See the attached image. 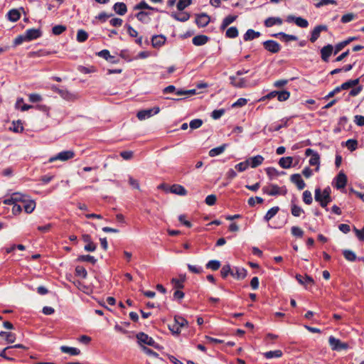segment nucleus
I'll return each instance as SVG.
<instances>
[{
	"instance_id": "f257e3e1",
	"label": "nucleus",
	"mask_w": 364,
	"mask_h": 364,
	"mask_svg": "<svg viewBox=\"0 0 364 364\" xmlns=\"http://www.w3.org/2000/svg\"><path fill=\"white\" fill-rule=\"evenodd\" d=\"M262 192L269 196H278L282 195L284 196L287 194V188L283 187H279L276 184H270L269 186H264L262 188Z\"/></svg>"
},
{
	"instance_id": "f03ea898",
	"label": "nucleus",
	"mask_w": 364,
	"mask_h": 364,
	"mask_svg": "<svg viewBox=\"0 0 364 364\" xmlns=\"http://www.w3.org/2000/svg\"><path fill=\"white\" fill-rule=\"evenodd\" d=\"M51 90L54 92L60 95V96L67 100V101H75L77 99V94L73 93L64 88H60L57 85H52Z\"/></svg>"
},
{
	"instance_id": "7ed1b4c3",
	"label": "nucleus",
	"mask_w": 364,
	"mask_h": 364,
	"mask_svg": "<svg viewBox=\"0 0 364 364\" xmlns=\"http://www.w3.org/2000/svg\"><path fill=\"white\" fill-rule=\"evenodd\" d=\"M74 156H75V153L73 151H71V150L63 151L58 153L55 156L50 157L48 160V162L52 163L57 160L65 161L73 159Z\"/></svg>"
},
{
	"instance_id": "20e7f679",
	"label": "nucleus",
	"mask_w": 364,
	"mask_h": 364,
	"mask_svg": "<svg viewBox=\"0 0 364 364\" xmlns=\"http://www.w3.org/2000/svg\"><path fill=\"white\" fill-rule=\"evenodd\" d=\"M329 345L333 350L340 351L341 350H346L348 348L347 343H343L339 339L331 336L328 338Z\"/></svg>"
},
{
	"instance_id": "39448f33",
	"label": "nucleus",
	"mask_w": 364,
	"mask_h": 364,
	"mask_svg": "<svg viewBox=\"0 0 364 364\" xmlns=\"http://www.w3.org/2000/svg\"><path fill=\"white\" fill-rule=\"evenodd\" d=\"M160 108L159 107H154L151 109H143L138 112L136 117L139 120H144L158 114Z\"/></svg>"
},
{
	"instance_id": "423d86ee",
	"label": "nucleus",
	"mask_w": 364,
	"mask_h": 364,
	"mask_svg": "<svg viewBox=\"0 0 364 364\" xmlns=\"http://www.w3.org/2000/svg\"><path fill=\"white\" fill-rule=\"evenodd\" d=\"M264 48L270 53H277L281 50V46L275 41L268 40L263 42Z\"/></svg>"
},
{
	"instance_id": "0eeeda50",
	"label": "nucleus",
	"mask_w": 364,
	"mask_h": 364,
	"mask_svg": "<svg viewBox=\"0 0 364 364\" xmlns=\"http://www.w3.org/2000/svg\"><path fill=\"white\" fill-rule=\"evenodd\" d=\"M287 21L289 23L294 22L296 25L300 28H307L309 26V22L307 21V20L301 17H296L292 15H289L287 16Z\"/></svg>"
},
{
	"instance_id": "6e6552de",
	"label": "nucleus",
	"mask_w": 364,
	"mask_h": 364,
	"mask_svg": "<svg viewBox=\"0 0 364 364\" xmlns=\"http://www.w3.org/2000/svg\"><path fill=\"white\" fill-rule=\"evenodd\" d=\"M210 17L205 13L196 15V23L198 27H205L210 23Z\"/></svg>"
},
{
	"instance_id": "1a4fd4ad",
	"label": "nucleus",
	"mask_w": 364,
	"mask_h": 364,
	"mask_svg": "<svg viewBox=\"0 0 364 364\" xmlns=\"http://www.w3.org/2000/svg\"><path fill=\"white\" fill-rule=\"evenodd\" d=\"M327 30L328 27L325 25L316 26L311 31L310 41L314 43L319 38L321 33L322 31H326Z\"/></svg>"
},
{
	"instance_id": "9d476101",
	"label": "nucleus",
	"mask_w": 364,
	"mask_h": 364,
	"mask_svg": "<svg viewBox=\"0 0 364 364\" xmlns=\"http://www.w3.org/2000/svg\"><path fill=\"white\" fill-rule=\"evenodd\" d=\"M136 338L138 339V342L141 344H146L148 346H154L155 344L154 340L149 337L147 334L144 333H139L136 335Z\"/></svg>"
},
{
	"instance_id": "9b49d317",
	"label": "nucleus",
	"mask_w": 364,
	"mask_h": 364,
	"mask_svg": "<svg viewBox=\"0 0 364 364\" xmlns=\"http://www.w3.org/2000/svg\"><path fill=\"white\" fill-rule=\"evenodd\" d=\"M166 38L164 35H154L151 38V45L154 48H159L166 43Z\"/></svg>"
},
{
	"instance_id": "f8f14e48",
	"label": "nucleus",
	"mask_w": 364,
	"mask_h": 364,
	"mask_svg": "<svg viewBox=\"0 0 364 364\" xmlns=\"http://www.w3.org/2000/svg\"><path fill=\"white\" fill-rule=\"evenodd\" d=\"M291 181L294 183L299 190H302L305 188L306 184L303 179L301 178V176L299 173H294L290 177Z\"/></svg>"
},
{
	"instance_id": "ddd939ff",
	"label": "nucleus",
	"mask_w": 364,
	"mask_h": 364,
	"mask_svg": "<svg viewBox=\"0 0 364 364\" xmlns=\"http://www.w3.org/2000/svg\"><path fill=\"white\" fill-rule=\"evenodd\" d=\"M333 51V47L332 45H327L323 47L321 50V59L324 62H328L330 55L332 54Z\"/></svg>"
},
{
	"instance_id": "4468645a",
	"label": "nucleus",
	"mask_w": 364,
	"mask_h": 364,
	"mask_svg": "<svg viewBox=\"0 0 364 364\" xmlns=\"http://www.w3.org/2000/svg\"><path fill=\"white\" fill-rule=\"evenodd\" d=\"M347 183V177L344 173L341 171L336 178V187L338 189L343 188Z\"/></svg>"
},
{
	"instance_id": "2eb2a0df",
	"label": "nucleus",
	"mask_w": 364,
	"mask_h": 364,
	"mask_svg": "<svg viewBox=\"0 0 364 364\" xmlns=\"http://www.w3.org/2000/svg\"><path fill=\"white\" fill-rule=\"evenodd\" d=\"M169 192L171 193H174L178 196H186L187 194V191L186 188L179 184H173L168 188Z\"/></svg>"
},
{
	"instance_id": "dca6fc26",
	"label": "nucleus",
	"mask_w": 364,
	"mask_h": 364,
	"mask_svg": "<svg viewBox=\"0 0 364 364\" xmlns=\"http://www.w3.org/2000/svg\"><path fill=\"white\" fill-rule=\"evenodd\" d=\"M26 38L28 41L37 39L41 36V31L40 29L31 28L28 29L26 32Z\"/></svg>"
},
{
	"instance_id": "f3484780",
	"label": "nucleus",
	"mask_w": 364,
	"mask_h": 364,
	"mask_svg": "<svg viewBox=\"0 0 364 364\" xmlns=\"http://www.w3.org/2000/svg\"><path fill=\"white\" fill-rule=\"evenodd\" d=\"M22 203L23 204V209L26 213H31L36 208V202L29 197Z\"/></svg>"
},
{
	"instance_id": "a211bd4d",
	"label": "nucleus",
	"mask_w": 364,
	"mask_h": 364,
	"mask_svg": "<svg viewBox=\"0 0 364 364\" xmlns=\"http://www.w3.org/2000/svg\"><path fill=\"white\" fill-rule=\"evenodd\" d=\"M209 41V37L205 35H198L193 38L192 42L196 46H203Z\"/></svg>"
},
{
	"instance_id": "6ab92c4d",
	"label": "nucleus",
	"mask_w": 364,
	"mask_h": 364,
	"mask_svg": "<svg viewBox=\"0 0 364 364\" xmlns=\"http://www.w3.org/2000/svg\"><path fill=\"white\" fill-rule=\"evenodd\" d=\"M296 279L299 284L305 286H307L308 284H313L314 283V279L307 274L305 276L296 274Z\"/></svg>"
},
{
	"instance_id": "aec40b11",
	"label": "nucleus",
	"mask_w": 364,
	"mask_h": 364,
	"mask_svg": "<svg viewBox=\"0 0 364 364\" xmlns=\"http://www.w3.org/2000/svg\"><path fill=\"white\" fill-rule=\"evenodd\" d=\"M231 275L237 279H242L247 276V270L244 268H235L231 272Z\"/></svg>"
},
{
	"instance_id": "412c9836",
	"label": "nucleus",
	"mask_w": 364,
	"mask_h": 364,
	"mask_svg": "<svg viewBox=\"0 0 364 364\" xmlns=\"http://www.w3.org/2000/svg\"><path fill=\"white\" fill-rule=\"evenodd\" d=\"M264 157L261 155H257L255 156L250 158L249 160V166L252 168H256L261 165L264 161Z\"/></svg>"
},
{
	"instance_id": "4be33fe9",
	"label": "nucleus",
	"mask_w": 364,
	"mask_h": 364,
	"mask_svg": "<svg viewBox=\"0 0 364 364\" xmlns=\"http://www.w3.org/2000/svg\"><path fill=\"white\" fill-rule=\"evenodd\" d=\"M114 11L119 15L123 16L127 11V6L124 3L117 2L113 6Z\"/></svg>"
},
{
	"instance_id": "5701e85b",
	"label": "nucleus",
	"mask_w": 364,
	"mask_h": 364,
	"mask_svg": "<svg viewBox=\"0 0 364 364\" xmlns=\"http://www.w3.org/2000/svg\"><path fill=\"white\" fill-rule=\"evenodd\" d=\"M283 21L279 17H269L264 21L266 27H272L274 25H281Z\"/></svg>"
},
{
	"instance_id": "b1692460",
	"label": "nucleus",
	"mask_w": 364,
	"mask_h": 364,
	"mask_svg": "<svg viewBox=\"0 0 364 364\" xmlns=\"http://www.w3.org/2000/svg\"><path fill=\"white\" fill-rule=\"evenodd\" d=\"M261 33L258 31H255L253 29H248L244 34L243 38L244 41H249L259 37Z\"/></svg>"
},
{
	"instance_id": "393cba45",
	"label": "nucleus",
	"mask_w": 364,
	"mask_h": 364,
	"mask_svg": "<svg viewBox=\"0 0 364 364\" xmlns=\"http://www.w3.org/2000/svg\"><path fill=\"white\" fill-rule=\"evenodd\" d=\"M237 18V16L229 15L226 16L222 21L220 26V31H224L230 24L233 23Z\"/></svg>"
},
{
	"instance_id": "a878e982",
	"label": "nucleus",
	"mask_w": 364,
	"mask_h": 364,
	"mask_svg": "<svg viewBox=\"0 0 364 364\" xmlns=\"http://www.w3.org/2000/svg\"><path fill=\"white\" fill-rule=\"evenodd\" d=\"M171 16L175 20L181 22H186L191 17L190 14L188 12H183L180 14L173 12L171 13Z\"/></svg>"
},
{
	"instance_id": "bb28decb",
	"label": "nucleus",
	"mask_w": 364,
	"mask_h": 364,
	"mask_svg": "<svg viewBox=\"0 0 364 364\" xmlns=\"http://www.w3.org/2000/svg\"><path fill=\"white\" fill-rule=\"evenodd\" d=\"M321 193L324 196V201L321 204V207L323 208H326V210H328L327 205L331 201V189L330 188H326L323 191H321Z\"/></svg>"
},
{
	"instance_id": "cd10ccee",
	"label": "nucleus",
	"mask_w": 364,
	"mask_h": 364,
	"mask_svg": "<svg viewBox=\"0 0 364 364\" xmlns=\"http://www.w3.org/2000/svg\"><path fill=\"white\" fill-rule=\"evenodd\" d=\"M230 83L235 87H245L247 86L246 80L245 78H240L237 80L236 77L234 76L230 77Z\"/></svg>"
},
{
	"instance_id": "c85d7f7f",
	"label": "nucleus",
	"mask_w": 364,
	"mask_h": 364,
	"mask_svg": "<svg viewBox=\"0 0 364 364\" xmlns=\"http://www.w3.org/2000/svg\"><path fill=\"white\" fill-rule=\"evenodd\" d=\"M293 158L291 156L282 157L279 161V166L283 168H289L291 166Z\"/></svg>"
},
{
	"instance_id": "c756f323",
	"label": "nucleus",
	"mask_w": 364,
	"mask_h": 364,
	"mask_svg": "<svg viewBox=\"0 0 364 364\" xmlns=\"http://www.w3.org/2000/svg\"><path fill=\"white\" fill-rule=\"evenodd\" d=\"M272 36L276 37V38L281 36L282 40L285 42H288L289 41H296L297 40V37L296 36L287 34L283 32H279L277 33L272 34Z\"/></svg>"
},
{
	"instance_id": "7c9ffc66",
	"label": "nucleus",
	"mask_w": 364,
	"mask_h": 364,
	"mask_svg": "<svg viewBox=\"0 0 364 364\" xmlns=\"http://www.w3.org/2000/svg\"><path fill=\"white\" fill-rule=\"evenodd\" d=\"M60 350L64 353H69L72 355H77L80 353V350L78 348L65 346H62L60 347Z\"/></svg>"
},
{
	"instance_id": "2f4dec72",
	"label": "nucleus",
	"mask_w": 364,
	"mask_h": 364,
	"mask_svg": "<svg viewBox=\"0 0 364 364\" xmlns=\"http://www.w3.org/2000/svg\"><path fill=\"white\" fill-rule=\"evenodd\" d=\"M279 208L278 206H274L270 208L266 213L264 217V220L266 222H269L272 218H274L277 213L279 212Z\"/></svg>"
},
{
	"instance_id": "473e14b6",
	"label": "nucleus",
	"mask_w": 364,
	"mask_h": 364,
	"mask_svg": "<svg viewBox=\"0 0 364 364\" xmlns=\"http://www.w3.org/2000/svg\"><path fill=\"white\" fill-rule=\"evenodd\" d=\"M7 16L9 21L16 22L20 18L21 14L17 9H11L8 12Z\"/></svg>"
},
{
	"instance_id": "72a5a7b5",
	"label": "nucleus",
	"mask_w": 364,
	"mask_h": 364,
	"mask_svg": "<svg viewBox=\"0 0 364 364\" xmlns=\"http://www.w3.org/2000/svg\"><path fill=\"white\" fill-rule=\"evenodd\" d=\"M137 19L144 23H148L150 21L149 13L146 11H139L136 14Z\"/></svg>"
},
{
	"instance_id": "f704fd0d",
	"label": "nucleus",
	"mask_w": 364,
	"mask_h": 364,
	"mask_svg": "<svg viewBox=\"0 0 364 364\" xmlns=\"http://www.w3.org/2000/svg\"><path fill=\"white\" fill-rule=\"evenodd\" d=\"M225 144H223L222 146L210 149L209 151V156L211 157H214L221 154L225 151Z\"/></svg>"
},
{
	"instance_id": "c9c22d12",
	"label": "nucleus",
	"mask_w": 364,
	"mask_h": 364,
	"mask_svg": "<svg viewBox=\"0 0 364 364\" xmlns=\"http://www.w3.org/2000/svg\"><path fill=\"white\" fill-rule=\"evenodd\" d=\"M359 82H360L359 78H357L355 80H350L346 82H343L341 85V88L342 90H348L350 87H354V86H356L357 85H358Z\"/></svg>"
},
{
	"instance_id": "e433bc0d",
	"label": "nucleus",
	"mask_w": 364,
	"mask_h": 364,
	"mask_svg": "<svg viewBox=\"0 0 364 364\" xmlns=\"http://www.w3.org/2000/svg\"><path fill=\"white\" fill-rule=\"evenodd\" d=\"M291 213L294 217H299L302 213H304V211L301 207L294 204L292 200L291 205Z\"/></svg>"
},
{
	"instance_id": "4c0bfd02",
	"label": "nucleus",
	"mask_w": 364,
	"mask_h": 364,
	"mask_svg": "<svg viewBox=\"0 0 364 364\" xmlns=\"http://www.w3.org/2000/svg\"><path fill=\"white\" fill-rule=\"evenodd\" d=\"M264 355L267 359L273 358H280L282 355V351L280 350H270L264 353Z\"/></svg>"
},
{
	"instance_id": "58836bf2",
	"label": "nucleus",
	"mask_w": 364,
	"mask_h": 364,
	"mask_svg": "<svg viewBox=\"0 0 364 364\" xmlns=\"http://www.w3.org/2000/svg\"><path fill=\"white\" fill-rule=\"evenodd\" d=\"M239 32L235 26H232L227 29L225 36L228 38H235L238 36Z\"/></svg>"
},
{
	"instance_id": "ea45409f",
	"label": "nucleus",
	"mask_w": 364,
	"mask_h": 364,
	"mask_svg": "<svg viewBox=\"0 0 364 364\" xmlns=\"http://www.w3.org/2000/svg\"><path fill=\"white\" fill-rule=\"evenodd\" d=\"M309 164L311 166H316V171H318L320 164V156L318 153H315L309 159Z\"/></svg>"
},
{
	"instance_id": "a19ab883",
	"label": "nucleus",
	"mask_w": 364,
	"mask_h": 364,
	"mask_svg": "<svg viewBox=\"0 0 364 364\" xmlns=\"http://www.w3.org/2000/svg\"><path fill=\"white\" fill-rule=\"evenodd\" d=\"M77 261L87 262H90L92 264H95L97 262V259L93 256L87 255H80L77 257Z\"/></svg>"
},
{
	"instance_id": "79ce46f5",
	"label": "nucleus",
	"mask_w": 364,
	"mask_h": 364,
	"mask_svg": "<svg viewBox=\"0 0 364 364\" xmlns=\"http://www.w3.org/2000/svg\"><path fill=\"white\" fill-rule=\"evenodd\" d=\"M87 38H88V34L85 31H84L82 29L77 31V41L78 42L83 43L87 39Z\"/></svg>"
},
{
	"instance_id": "37998d69",
	"label": "nucleus",
	"mask_w": 364,
	"mask_h": 364,
	"mask_svg": "<svg viewBox=\"0 0 364 364\" xmlns=\"http://www.w3.org/2000/svg\"><path fill=\"white\" fill-rule=\"evenodd\" d=\"M205 267L207 269L216 271L220 268V262L218 260H210L206 264Z\"/></svg>"
},
{
	"instance_id": "c03bdc74",
	"label": "nucleus",
	"mask_w": 364,
	"mask_h": 364,
	"mask_svg": "<svg viewBox=\"0 0 364 364\" xmlns=\"http://www.w3.org/2000/svg\"><path fill=\"white\" fill-rule=\"evenodd\" d=\"M97 55L99 56L106 59L107 60H109L111 63L114 62V60H113L114 57L110 55L109 51L108 50H102L100 51L97 53Z\"/></svg>"
},
{
	"instance_id": "a18cd8bd",
	"label": "nucleus",
	"mask_w": 364,
	"mask_h": 364,
	"mask_svg": "<svg viewBox=\"0 0 364 364\" xmlns=\"http://www.w3.org/2000/svg\"><path fill=\"white\" fill-rule=\"evenodd\" d=\"M192 4V0H179L176 7L178 11H183Z\"/></svg>"
},
{
	"instance_id": "49530a36",
	"label": "nucleus",
	"mask_w": 364,
	"mask_h": 364,
	"mask_svg": "<svg viewBox=\"0 0 364 364\" xmlns=\"http://www.w3.org/2000/svg\"><path fill=\"white\" fill-rule=\"evenodd\" d=\"M290 97V92L287 90L278 91L277 99L280 102L286 101Z\"/></svg>"
},
{
	"instance_id": "de8ad7c7",
	"label": "nucleus",
	"mask_w": 364,
	"mask_h": 364,
	"mask_svg": "<svg viewBox=\"0 0 364 364\" xmlns=\"http://www.w3.org/2000/svg\"><path fill=\"white\" fill-rule=\"evenodd\" d=\"M12 196H13V199L14 200V201H16V203H17L18 202H21L23 203V201H25V200L27 199V198H28V196L26 195H23L21 193H12Z\"/></svg>"
},
{
	"instance_id": "09e8293b",
	"label": "nucleus",
	"mask_w": 364,
	"mask_h": 364,
	"mask_svg": "<svg viewBox=\"0 0 364 364\" xmlns=\"http://www.w3.org/2000/svg\"><path fill=\"white\" fill-rule=\"evenodd\" d=\"M343 254L344 257L348 261L353 262L356 259L355 254L351 250H346Z\"/></svg>"
},
{
	"instance_id": "8fccbe9b",
	"label": "nucleus",
	"mask_w": 364,
	"mask_h": 364,
	"mask_svg": "<svg viewBox=\"0 0 364 364\" xmlns=\"http://www.w3.org/2000/svg\"><path fill=\"white\" fill-rule=\"evenodd\" d=\"M134 9L135 10L151 9V10H154V11H157L156 9L149 6L144 1H142L140 3H139L138 4H136L134 6Z\"/></svg>"
},
{
	"instance_id": "3c124183",
	"label": "nucleus",
	"mask_w": 364,
	"mask_h": 364,
	"mask_svg": "<svg viewBox=\"0 0 364 364\" xmlns=\"http://www.w3.org/2000/svg\"><path fill=\"white\" fill-rule=\"evenodd\" d=\"M66 30V26L63 25H56L53 27L52 28V33L55 35L58 36L63 33Z\"/></svg>"
},
{
	"instance_id": "603ef678",
	"label": "nucleus",
	"mask_w": 364,
	"mask_h": 364,
	"mask_svg": "<svg viewBox=\"0 0 364 364\" xmlns=\"http://www.w3.org/2000/svg\"><path fill=\"white\" fill-rule=\"evenodd\" d=\"M11 130H12L13 132H14L16 133H19V132H23V127L22 125L21 122L19 120L17 122H13V127L11 128Z\"/></svg>"
},
{
	"instance_id": "864d4df0",
	"label": "nucleus",
	"mask_w": 364,
	"mask_h": 364,
	"mask_svg": "<svg viewBox=\"0 0 364 364\" xmlns=\"http://www.w3.org/2000/svg\"><path fill=\"white\" fill-rule=\"evenodd\" d=\"M312 195H311V193L306 190V191H304V193H303V201L307 204V205H310L311 203H312Z\"/></svg>"
},
{
	"instance_id": "5fc2aeb1",
	"label": "nucleus",
	"mask_w": 364,
	"mask_h": 364,
	"mask_svg": "<svg viewBox=\"0 0 364 364\" xmlns=\"http://www.w3.org/2000/svg\"><path fill=\"white\" fill-rule=\"evenodd\" d=\"M356 17V15L353 14V13H348V14H346L345 15H343L342 17H341V22L343 23H347L348 22H350L351 21L354 20Z\"/></svg>"
},
{
	"instance_id": "6e6d98bb",
	"label": "nucleus",
	"mask_w": 364,
	"mask_h": 364,
	"mask_svg": "<svg viewBox=\"0 0 364 364\" xmlns=\"http://www.w3.org/2000/svg\"><path fill=\"white\" fill-rule=\"evenodd\" d=\"M185 280V278L183 277L181 279L173 278L171 279V283L173 284L174 288L176 289H182L183 288V282Z\"/></svg>"
},
{
	"instance_id": "4d7b16f0",
	"label": "nucleus",
	"mask_w": 364,
	"mask_h": 364,
	"mask_svg": "<svg viewBox=\"0 0 364 364\" xmlns=\"http://www.w3.org/2000/svg\"><path fill=\"white\" fill-rule=\"evenodd\" d=\"M203 120L200 119H195L190 122L189 126L191 129H196L200 127L203 124Z\"/></svg>"
},
{
	"instance_id": "13d9d810",
	"label": "nucleus",
	"mask_w": 364,
	"mask_h": 364,
	"mask_svg": "<svg viewBox=\"0 0 364 364\" xmlns=\"http://www.w3.org/2000/svg\"><path fill=\"white\" fill-rule=\"evenodd\" d=\"M315 200L318 202L321 205L325 200L324 196L321 193V190L319 188L315 190Z\"/></svg>"
},
{
	"instance_id": "bf43d9fd",
	"label": "nucleus",
	"mask_w": 364,
	"mask_h": 364,
	"mask_svg": "<svg viewBox=\"0 0 364 364\" xmlns=\"http://www.w3.org/2000/svg\"><path fill=\"white\" fill-rule=\"evenodd\" d=\"M346 145L352 151L357 149L358 141L355 139H348L346 141Z\"/></svg>"
},
{
	"instance_id": "052dcab7",
	"label": "nucleus",
	"mask_w": 364,
	"mask_h": 364,
	"mask_svg": "<svg viewBox=\"0 0 364 364\" xmlns=\"http://www.w3.org/2000/svg\"><path fill=\"white\" fill-rule=\"evenodd\" d=\"M75 273L77 276L82 277V278H86L87 275L86 269L82 266H77L75 267Z\"/></svg>"
},
{
	"instance_id": "680f3d73",
	"label": "nucleus",
	"mask_w": 364,
	"mask_h": 364,
	"mask_svg": "<svg viewBox=\"0 0 364 364\" xmlns=\"http://www.w3.org/2000/svg\"><path fill=\"white\" fill-rule=\"evenodd\" d=\"M175 323H176L179 327H183L188 324V321L183 317L180 316H176L174 318Z\"/></svg>"
},
{
	"instance_id": "e2e57ef3",
	"label": "nucleus",
	"mask_w": 364,
	"mask_h": 364,
	"mask_svg": "<svg viewBox=\"0 0 364 364\" xmlns=\"http://www.w3.org/2000/svg\"><path fill=\"white\" fill-rule=\"evenodd\" d=\"M263 201H264V200L261 197H258V196H257L255 198L251 197L248 199L247 203L250 206L253 207V206H255L256 203L261 204L263 203Z\"/></svg>"
},
{
	"instance_id": "0e129e2a",
	"label": "nucleus",
	"mask_w": 364,
	"mask_h": 364,
	"mask_svg": "<svg viewBox=\"0 0 364 364\" xmlns=\"http://www.w3.org/2000/svg\"><path fill=\"white\" fill-rule=\"evenodd\" d=\"M249 166V160H246L243 162H240L239 164H237L236 166H235V168L240 171V172H242L244 171H245Z\"/></svg>"
},
{
	"instance_id": "69168bd1",
	"label": "nucleus",
	"mask_w": 364,
	"mask_h": 364,
	"mask_svg": "<svg viewBox=\"0 0 364 364\" xmlns=\"http://www.w3.org/2000/svg\"><path fill=\"white\" fill-rule=\"evenodd\" d=\"M232 269L229 264L224 265L220 271L222 277L225 278L228 274H231Z\"/></svg>"
},
{
	"instance_id": "338daca9",
	"label": "nucleus",
	"mask_w": 364,
	"mask_h": 364,
	"mask_svg": "<svg viewBox=\"0 0 364 364\" xmlns=\"http://www.w3.org/2000/svg\"><path fill=\"white\" fill-rule=\"evenodd\" d=\"M291 232L295 237H301L304 235V231L296 226H293L291 228Z\"/></svg>"
},
{
	"instance_id": "774afa93",
	"label": "nucleus",
	"mask_w": 364,
	"mask_h": 364,
	"mask_svg": "<svg viewBox=\"0 0 364 364\" xmlns=\"http://www.w3.org/2000/svg\"><path fill=\"white\" fill-rule=\"evenodd\" d=\"M141 350H143V352L145 354H146L149 356L154 357V358L159 357V354L157 353L154 352L151 349H150L144 346H141Z\"/></svg>"
}]
</instances>
